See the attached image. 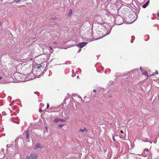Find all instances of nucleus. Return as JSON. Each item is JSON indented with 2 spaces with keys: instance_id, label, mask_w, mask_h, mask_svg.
Returning a JSON list of instances; mask_svg holds the SVG:
<instances>
[{
  "instance_id": "1",
  "label": "nucleus",
  "mask_w": 159,
  "mask_h": 159,
  "mask_svg": "<svg viewBox=\"0 0 159 159\" xmlns=\"http://www.w3.org/2000/svg\"><path fill=\"white\" fill-rule=\"evenodd\" d=\"M109 32L108 29H107L102 24L100 25V34H101L102 35L101 37H100V39L109 34Z\"/></svg>"
},
{
  "instance_id": "2",
  "label": "nucleus",
  "mask_w": 159,
  "mask_h": 159,
  "mask_svg": "<svg viewBox=\"0 0 159 159\" xmlns=\"http://www.w3.org/2000/svg\"><path fill=\"white\" fill-rule=\"evenodd\" d=\"M38 154L36 153H31L30 156L26 157V159H37Z\"/></svg>"
},
{
  "instance_id": "3",
  "label": "nucleus",
  "mask_w": 159,
  "mask_h": 159,
  "mask_svg": "<svg viewBox=\"0 0 159 159\" xmlns=\"http://www.w3.org/2000/svg\"><path fill=\"white\" fill-rule=\"evenodd\" d=\"M140 69L143 75L147 76V78L149 76L148 75V73L146 71L142 68L141 67H140Z\"/></svg>"
},
{
  "instance_id": "4",
  "label": "nucleus",
  "mask_w": 159,
  "mask_h": 159,
  "mask_svg": "<svg viewBox=\"0 0 159 159\" xmlns=\"http://www.w3.org/2000/svg\"><path fill=\"white\" fill-rule=\"evenodd\" d=\"M142 154L143 156L146 157L148 154L149 150L148 148L144 149Z\"/></svg>"
},
{
  "instance_id": "5",
  "label": "nucleus",
  "mask_w": 159,
  "mask_h": 159,
  "mask_svg": "<svg viewBox=\"0 0 159 159\" xmlns=\"http://www.w3.org/2000/svg\"><path fill=\"white\" fill-rule=\"evenodd\" d=\"M87 43L85 42H83L82 43H80L79 44L77 45V46L80 48H82L84 47L87 44Z\"/></svg>"
},
{
  "instance_id": "6",
  "label": "nucleus",
  "mask_w": 159,
  "mask_h": 159,
  "mask_svg": "<svg viewBox=\"0 0 159 159\" xmlns=\"http://www.w3.org/2000/svg\"><path fill=\"white\" fill-rule=\"evenodd\" d=\"M66 122V120L63 119H61L59 118H56L54 120V122Z\"/></svg>"
},
{
  "instance_id": "7",
  "label": "nucleus",
  "mask_w": 159,
  "mask_h": 159,
  "mask_svg": "<svg viewBox=\"0 0 159 159\" xmlns=\"http://www.w3.org/2000/svg\"><path fill=\"white\" fill-rule=\"evenodd\" d=\"M42 148L43 147L39 143H37L34 146V148L35 150H37L38 148Z\"/></svg>"
},
{
  "instance_id": "8",
  "label": "nucleus",
  "mask_w": 159,
  "mask_h": 159,
  "mask_svg": "<svg viewBox=\"0 0 159 159\" xmlns=\"http://www.w3.org/2000/svg\"><path fill=\"white\" fill-rule=\"evenodd\" d=\"M79 131L80 132H82V133H84L85 131L87 132H88V130L86 128H84L83 129H80Z\"/></svg>"
},
{
  "instance_id": "9",
  "label": "nucleus",
  "mask_w": 159,
  "mask_h": 159,
  "mask_svg": "<svg viewBox=\"0 0 159 159\" xmlns=\"http://www.w3.org/2000/svg\"><path fill=\"white\" fill-rule=\"evenodd\" d=\"M149 3V1L147 2H146L143 6V8H145L147 6H148Z\"/></svg>"
},
{
  "instance_id": "10",
  "label": "nucleus",
  "mask_w": 159,
  "mask_h": 159,
  "mask_svg": "<svg viewBox=\"0 0 159 159\" xmlns=\"http://www.w3.org/2000/svg\"><path fill=\"white\" fill-rule=\"evenodd\" d=\"M72 9H70L68 12V15L69 16H70L72 14Z\"/></svg>"
},
{
  "instance_id": "11",
  "label": "nucleus",
  "mask_w": 159,
  "mask_h": 159,
  "mask_svg": "<svg viewBox=\"0 0 159 159\" xmlns=\"http://www.w3.org/2000/svg\"><path fill=\"white\" fill-rule=\"evenodd\" d=\"M112 139L114 141H116V140L114 138V134H113V135H112Z\"/></svg>"
},
{
  "instance_id": "12",
  "label": "nucleus",
  "mask_w": 159,
  "mask_h": 159,
  "mask_svg": "<svg viewBox=\"0 0 159 159\" xmlns=\"http://www.w3.org/2000/svg\"><path fill=\"white\" fill-rule=\"evenodd\" d=\"M64 125H58V127L60 128H61L63 127V126Z\"/></svg>"
},
{
  "instance_id": "13",
  "label": "nucleus",
  "mask_w": 159,
  "mask_h": 159,
  "mask_svg": "<svg viewBox=\"0 0 159 159\" xmlns=\"http://www.w3.org/2000/svg\"><path fill=\"white\" fill-rule=\"evenodd\" d=\"M155 74V75H158V71L157 70H156Z\"/></svg>"
},
{
  "instance_id": "14",
  "label": "nucleus",
  "mask_w": 159,
  "mask_h": 159,
  "mask_svg": "<svg viewBox=\"0 0 159 159\" xmlns=\"http://www.w3.org/2000/svg\"><path fill=\"white\" fill-rule=\"evenodd\" d=\"M42 66L41 65H40V66L38 67L37 68L38 69H39L41 67H42Z\"/></svg>"
},
{
  "instance_id": "15",
  "label": "nucleus",
  "mask_w": 159,
  "mask_h": 159,
  "mask_svg": "<svg viewBox=\"0 0 159 159\" xmlns=\"http://www.w3.org/2000/svg\"><path fill=\"white\" fill-rule=\"evenodd\" d=\"M26 137H27V139H28V137H29V134H28V133H26Z\"/></svg>"
},
{
  "instance_id": "16",
  "label": "nucleus",
  "mask_w": 159,
  "mask_h": 159,
  "mask_svg": "<svg viewBox=\"0 0 159 159\" xmlns=\"http://www.w3.org/2000/svg\"><path fill=\"white\" fill-rule=\"evenodd\" d=\"M49 104L48 103H47V108H48L49 107Z\"/></svg>"
},
{
  "instance_id": "17",
  "label": "nucleus",
  "mask_w": 159,
  "mask_h": 159,
  "mask_svg": "<svg viewBox=\"0 0 159 159\" xmlns=\"http://www.w3.org/2000/svg\"><path fill=\"white\" fill-rule=\"evenodd\" d=\"M155 75V73H153L152 74L150 75V76H154Z\"/></svg>"
},
{
  "instance_id": "18",
  "label": "nucleus",
  "mask_w": 159,
  "mask_h": 159,
  "mask_svg": "<svg viewBox=\"0 0 159 159\" xmlns=\"http://www.w3.org/2000/svg\"><path fill=\"white\" fill-rule=\"evenodd\" d=\"M43 111V110L41 109H39V112H41Z\"/></svg>"
},
{
  "instance_id": "19",
  "label": "nucleus",
  "mask_w": 159,
  "mask_h": 159,
  "mask_svg": "<svg viewBox=\"0 0 159 159\" xmlns=\"http://www.w3.org/2000/svg\"><path fill=\"white\" fill-rule=\"evenodd\" d=\"M54 44H57V43L56 42H54Z\"/></svg>"
},
{
  "instance_id": "20",
  "label": "nucleus",
  "mask_w": 159,
  "mask_h": 159,
  "mask_svg": "<svg viewBox=\"0 0 159 159\" xmlns=\"http://www.w3.org/2000/svg\"><path fill=\"white\" fill-rule=\"evenodd\" d=\"M50 48L52 50L53 49H52V47H51V46L50 47Z\"/></svg>"
},
{
  "instance_id": "21",
  "label": "nucleus",
  "mask_w": 159,
  "mask_h": 159,
  "mask_svg": "<svg viewBox=\"0 0 159 159\" xmlns=\"http://www.w3.org/2000/svg\"><path fill=\"white\" fill-rule=\"evenodd\" d=\"M120 132H121V133H122V134H124V132H123V131H122V130H121V131H120Z\"/></svg>"
},
{
  "instance_id": "22",
  "label": "nucleus",
  "mask_w": 159,
  "mask_h": 159,
  "mask_svg": "<svg viewBox=\"0 0 159 159\" xmlns=\"http://www.w3.org/2000/svg\"><path fill=\"white\" fill-rule=\"evenodd\" d=\"M1 21H0V26H1Z\"/></svg>"
},
{
  "instance_id": "23",
  "label": "nucleus",
  "mask_w": 159,
  "mask_h": 159,
  "mask_svg": "<svg viewBox=\"0 0 159 159\" xmlns=\"http://www.w3.org/2000/svg\"><path fill=\"white\" fill-rule=\"evenodd\" d=\"M102 1H103V2L105 1L106 0H102Z\"/></svg>"
},
{
  "instance_id": "24",
  "label": "nucleus",
  "mask_w": 159,
  "mask_h": 159,
  "mask_svg": "<svg viewBox=\"0 0 159 159\" xmlns=\"http://www.w3.org/2000/svg\"><path fill=\"white\" fill-rule=\"evenodd\" d=\"M2 79V77H0V80H1Z\"/></svg>"
},
{
  "instance_id": "25",
  "label": "nucleus",
  "mask_w": 159,
  "mask_h": 159,
  "mask_svg": "<svg viewBox=\"0 0 159 159\" xmlns=\"http://www.w3.org/2000/svg\"><path fill=\"white\" fill-rule=\"evenodd\" d=\"M96 91V90H93V91H94V92H95Z\"/></svg>"
},
{
  "instance_id": "26",
  "label": "nucleus",
  "mask_w": 159,
  "mask_h": 159,
  "mask_svg": "<svg viewBox=\"0 0 159 159\" xmlns=\"http://www.w3.org/2000/svg\"><path fill=\"white\" fill-rule=\"evenodd\" d=\"M158 16L159 17V13L158 14Z\"/></svg>"
}]
</instances>
